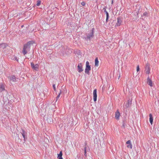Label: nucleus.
<instances>
[{
	"instance_id": "obj_24",
	"label": "nucleus",
	"mask_w": 159,
	"mask_h": 159,
	"mask_svg": "<svg viewBox=\"0 0 159 159\" xmlns=\"http://www.w3.org/2000/svg\"><path fill=\"white\" fill-rule=\"evenodd\" d=\"M84 148V155L85 157H86L87 154H86V147H85Z\"/></svg>"
},
{
	"instance_id": "obj_26",
	"label": "nucleus",
	"mask_w": 159,
	"mask_h": 159,
	"mask_svg": "<svg viewBox=\"0 0 159 159\" xmlns=\"http://www.w3.org/2000/svg\"><path fill=\"white\" fill-rule=\"evenodd\" d=\"M81 4L83 6H84L85 5V2H83L81 3Z\"/></svg>"
},
{
	"instance_id": "obj_32",
	"label": "nucleus",
	"mask_w": 159,
	"mask_h": 159,
	"mask_svg": "<svg viewBox=\"0 0 159 159\" xmlns=\"http://www.w3.org/2000/svg\"><path fill=\"white\" fill-rule=\"evenodd\" d=\"M85 145H86L87 144V143H85Z\"/></svg>"
},
{
	"instance_id": "obj_15",
	"label": "nucleus",
	"mask_w": 159,
	"mask_h": 159,
	"mask_svg": "<svg viewBox=\"0 0 159 159\" xmlns=\"http://www.w3.org/2000/svg\"><path fill=\"white\" fill-rule=\"evenodd\" d=\"M149 117H150L149 118L150 122L151 124H152V122H153V117H152V114H150L149 115Z\"/></svg>"
},
{
	"instance_id": "obj_21",
	"label": "nucleus",
	"mask_w": 159,
	"mask_h": 159,
	"mask_svg": "<svg viewBox=\"0 0 159 159\" xmlns=\"http://www.w3.org/2000/svg\"><path fill=\"white\" fill-rule=\"evenodd\" d=\"M62 151H61L60 152L59 154H58L57 157H62Z\"/></svg>"
},
{
	"instance_id": "obj_31",
	"label": "nucleus",
	"mask_w": 159,
	"mask_h": 159,
	"mask_svg": "<svg viewBox=\"0 0 159 159\" xmlns=\"http://www.w3.org/2000/svg\"><path fill=\"white\" fill-rule=\"evenodd\" d=\"M15 60H16V61H18V59H17V58L16 57H15Z\"/></svg>"
},
{
	"instance_id": "obj_13",
	"label": "nucleus",
	"mask_w": 159,
	"mask_h": 159,
	"mask_svg": "<svg viewBox=\"0 0 159 159\" xmlns=\"http://www.w3.org/2000/svg\"><path fill=\"white\" fill-rule=\"evenodd\" d=\"M4 90H5L4 85L2 83L0 84V92H1Z\"/></svg>"
},
{
	"instance_id": "obj_33",
	"label": "nucleus",
	"mask_w": 159,
	"mask_h": 159,
	"mask_svg": "<svg viewBox=\"0 0 159 159\" xmlns=\"http://www.w3.org/2000/svg\"><path fill=\"white\" fill-rule=\"evenodd\" d=\"M123 127H124V124L123 125Z\"/></svg>"
},
{
	"instance_id": "obj_6",
	"label": "nucleus",
	"mask_w": 159,
	"mask_h": 159,
	"mask_svg": "<svg viewBox=\"0 0 159 159\" xmlns=\"http://www.w3.org/2000/svg\"><path fill=\"white\" fill-rule=\"evenodd\" d=\"M117 23H116V26H119L122 23L123 20V18L121 17H118L117 18Z\"/></svg>"
},
{
	"instance_id": "obj_34",
	"label": "nucleus",
	"mask_w": 159,
	"mask_h": 159,
	"mask_svg": "<svg viewBox=\"0 0 159 159\" xmlns=\"http://www.w3.org/2000/svg\"><path fill=\"white\" fill-rule=\"evenodd\" d=\"M114 0H111V1H114Z\"/></svg>"
},
{
	"instance_id": "obj_8",
	"label": "nucleus",
	"mask_w": 159,
	"mask_h": 159,
	"mask_svg": "<svg viewBox=\"0 0 159 159\" xmlns=\"http://www.w3.org/2000/svg\"><path fill=\"white\" fill-rule=\"evenodd\" d=\"M20 133L24 138V140L25 141V139L27 138V132L24 130L22 129Z\"/></svg>"
},
{
	"instance_id": "obj_11",
	"label": "nucleus",
	"mask_w": 159,
	"mask_h": 159,
	"mask_svg": "<svg viewBox=\"0 0 159 159\" xmlns=\"http://www.w3.org/2000/svg\"><path fill=\"white\" fill-rule=\"evenodd\" d=\"M126 144H127V147L131 149L132 148V145L130 140L127 141L126 142Z\"/></svg>"
},
{
	"instance_id": "obj_4",
	"label": "nucleus",
	"mask_w": 159,
	"mask_h": 159,
	"mask_svg": "<svg viewBox=\"0 0 159 159\" xmlns=\"http://www.w3.org/2000/svg\"><path fill=\"white\" fill-rule=\"evenodd\" d=\"M145 68L146 73V74H149L150 73V65L148 63H147L146 64Z\"/></svg>"
},
{
	"instance_id": "obj_3",
	"label": "nucleus",
	"mask_w": 159,
	"mask_h": 159,
	"mask_svg": "<svg viewBox=\"0 0 159 159\" xmlns=\"http://www.w3.org/2000/svg\"><path fill=\"white\" fill-rule=\"evenodd\" d=\"M86 67L85 70V73L89 75V71L91 70V67L89 65V62L88 61L86 62Z\"/></svg>"
},
{
	"instance_id": "obj_25",
	"label": "nucleus",
	"mask_w": 159,
	"mask_h": 159,
	"mask_svg": "<svg viewBox=\"0 0 159 159\" xmlns=\"http://www.w3.org/2000/svg\"><path fill=\"white\" fill-rule=\"evenodd\" d=\"M139 70H140V68L139 67V65H138V66H137V72H138L139 71Z\"/></svg>"
},
{
	"instance_id": "obj_1",
	"label": "nucleus",
	"mask_w": 159,
	"mask_h": 159,
	"mask_svg": "<svg viewBox=\"0 0 159 159\" xmlns=\"http://www.w3.org/2000/svg\"><path fill=\"white\" fill-rule=\"evenodd\" d=\"M94 28H92V30L88 33H86L85 36L83 38L85 40L90 41L94 36Z\"/></svg>"
},
{
	"instance_id": "obj_28",
	"label": "nucleus",
	"mask_w": 159,
	"mask_h": 159,
	"mask_svg": "<svg viewBox=\"0 0 159 159\" xmlns=\"http://www.w3.org/2000/svg\"><path fill=\"white\" fill-rule=\"evenodd\" d=\"M102 10L104 12H105V13H106V12H107V11L106 10V9L105 8H104L103 9H102Z\"/></svg>"
},
{
	"instance_id": "obj_23",
	"label": "nucleus",
	"mask_w": 159,
	"mask_h": 159,
	"mask_svg": "<svg viewBox=\"0 0 159 159\" xmlns=\"http://www.w3.org/2000/svg\"><path fill=\"white\" fill-rule=\"evenodd\" d=\"M37 3L36 4V5L37 6H39V5H40V3H41V1H38L37 2Z\"/></svg>"
},
{
	"instance_id": "obj_27",
	"label": "nucleus",
	"mask_w": 159,
	"mask_h": 159,
	"mask_svg": "<svg viewBox=\"0 0 159 159\" xmlns=\"http://www.w3.org/2000/svg\"><path fill=\"white\" fill-rule=\"evenodd\" d=\"M53 88L54 89V91H56V87H55V84H53L52 85Z\"/></svg>"
},
{
	"instance_id": "obj_16",
	"label": "nucleus",
	"mask_w": 159,
	"mask_h": 159,
	"mask_svg": "<svg viewBox=\"0 0 159 159\" xmlns=\"http://www.w3.org/2000/svg\"><path fill=\"white\" fill-rule=\"evenodd\" d=\"M131 104V100H129L127 103L126 106L127 107H130Z\"/></svg>"
},
{
	"instance_id": "obj_2",
	"label": "nucleus",
	"mask_w": 159,
	"mask_h": 159,
	"mask_svg": "<svg viewBox=\"0 0 159 159\" xmlns=\"http://www.w3.org/2000/svg\"><path fill=\"white\" fill-rule=\"evenodd\" d=\"M31 42L29 41L24 44L22 51V52L24 55L26 54L30 51Z\"/></svg>"
},
{
	"instance_id": "obj_10",
	"label": "nucleus",
	"mask_w": 159,
	"mask_h": 159,
	"mask_svg": "<svg viewBox=\"0 0 159 159\" xmlns=\"http://www.w3.org/2000/svg\"><path fill=\"white\" fill-rule=\"evenodd\" d=\"M78 70L79 72H81L83 70L82 69V65L81 63L79 64L78 66Z\"/></svg>"
},
{
	"instance_id": "obj_9",
	"label": "nucleus",
	"mask_w": 159,
	"mask_h": 159,
	"mask_svg": "<svg viewBox=\"0 0 159 159\" xmlns=\"http://www.w3.org/2000/svg\"><path fill=\"white\" fill-rule=\"evenodd\" d=\"M97 89L94 90L93 91V99L94 102H96L97 99Z\"/></svg>"
},
{
	"instance_id": "obj_18",
	"label": "nucleus",
	"mask_w": 159,
	"mask_h": 159,
	"mask_svg": "<svg viewBox=\"0 0 159 159\" xmlns=\"http://www.w3.org/2000/svg\"><path fill=\"white\" fill-rule=\"evenodd\" d=\"M99 61H98V58H96L95 60V65L96 66H98Z\"/></svg>"
},
{
	"instance_id": "obj_5",
	"label": "nucleus",
	"mask_w": 159,
	"mask_h": 159,
	"mask_svg": "<svg viewBox=\"0 0 159 159\" xmlns=\"http://www.w3.org/2000/svg\"><path fill=\"white\" fill-rule=\"evenodd\" d=\"M39 66V65L38 64L34 65L33 62H31V66L32 68L36 71H37L38 70Z\"/></svg>"
},
{
	"instance_id": "obj_29",
	"label": "nucleus",
	"mask_w": 159,
	"mask_h": 159,
	"mask_svg": "<svg viewBox=\"0 0 159 159\" xmlns=\"http://www.w3.org/2000/svg\"><path fill=\"white\" fill-rule=\"evenodd\" d=\"M57 158H58V159H63L62 157H57Z\"/></svg>"
},
{
	"instance_id": "obj_19",
	"label": "nucleus",
	"mask_w": 159,
	"mask_h": 159,
	"mask_svg": "<svg viewBox=\"0 0 159 159\" xmlns=\"http://www.w3.org/2000/svg\"><path fill=\"white\" fill-rule=\"evenodd\" d=\"M106 22H107L109 19V16L108 13L107 12L106 13Z\"/></svg>"
},
{
	"instance_id": "obj_30",
	"label": "nucleus",
	"mask_w": 159,
	"mask_h": 159,
	"mask_svg": "<svg viewBox=\"0 0 159 159\" xmlns=\"http://www.w3.org/2000/svg\"><path fill=\"white\" fill-rule=\"evenodd\" d=\"M113 3H114V1H111V4H113Z\"/></svg>"
},
{
	"instance_id": "obj_22",
	"label": "nucleus",
	"mask_w": 159,
	"mask_h": 159,
	"mask_svg": "<svg viewBox=\"0 0 159 159\" xmlns=\"http://www.w3.org/2000/svg\"><path fill=\"white\" fill-rule=\"evenodd\" d=\"M61 93V91H60V93L58 95H57L56 98V101H57L58 99L59 98Z\"/></svg>"
},
{
	"instance_id": "obj_20",
	"label": "nucleus",
	"mask_w": 159,
	"mask_h": 159,
	"mask_svg": "<svg viewBox=\"0 0 159 159\" xmlns=\"http://www.w3.org/2000/svg\"><path fill=\"white\" fill-rule=\"evenodd\" d=\"M148 13L147 12H144L143 14V15L142 16V17H143V16H148Z\"/></svg>"
},
{
	"instance_id": "obj_17",
	"label": "nucleus",
	"mask_w": 159,
	"mask_h": 159,
	"mask_svg": "<svg viewBox=\"0 0 159 159\" xmlns=\"http://www.w3.org/2000/svg\"><path fill=\"white\" fill-rule=\"evenodd\" d=\"M7 46V44L5 43H2L0 44V48L4 49Z\"/></svg>"
},
{
	"instance_id": "obj_14",
	"label": "nucleus",
	"mask_w": 159,
	"mask_h": 159,
	"mask_svg": "<svg viewBox=\"0 0 159 159\" xmlns=\"http://www.w3.org/2000/svg\"><path fill=\"white\" fill-rule=\"evenodd\" d=\"M148 83L151 87L152 86V80L149 79L148 77L147 79Z\"/></svg>"
},
{
	"instance_id": "obj_7",
	"label": "nucleus",
	"mask_w": 159,
	"mask_h": 159,
	"mask_svg": "<svg viewBox=\"0 0 159 159\" xmlns=\"http://www.w3.org/2000/svg\"><path fill=\"white\" fill-rule=\"evenodd\" d=\"M9 79L10 80V81H12V82H15L16 81V80L18 79V78H17L14 75H11V76H9L8 77Z\"/></svg>"
},
{
	"instance_id": "obj_12",
	"label": "nucleus",
	"mask_w": 159,
	"mask_h": 159,
	"mask_svg": "<svg viewBox=\"0 0 159 159\" xmlns=\"http://www.w3.org/2000/svg\"><path fill=\"white\" fill-rule=\"evenodd\" d=\"M120 113L119 112L117 111L116 113H115V118L117 119V120H118L119 119V117H120Z\"/></svg>"
}]
</instances>
